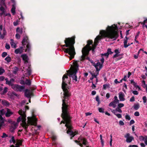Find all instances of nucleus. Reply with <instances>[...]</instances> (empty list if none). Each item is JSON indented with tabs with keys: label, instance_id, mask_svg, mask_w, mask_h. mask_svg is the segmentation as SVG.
<instances>
[{
	"label": "nucleus",
	"instance_id": "obj_26",
	"mask_svg": "<svg viewBox=\"0 0 147 147\" xmlns=\"http://www.w3.org/2000/svg\"><path fill=\"white\" fill-rule=\"evenodd\" d=\"M118 102H117V101L113 100L109 104V107H112L113 108H115L116 107L117 104Z\"/></svg>",
	"mask_w": 147,
	"mask_h": 147
},
{
	"label": "nucleus",
	"instance_id": "obj_11",
	"mask_svg": "<svg viewBox=\"0 0 147 147\" xmlns=\"http://www.w3.org/2000/svg\"><path fill=\"white\" fill-rule=\"evenodd\" d=\"M12 88L15 90L21 92L23 91L24 88V86L19 85L17 84H15L12 85Z\"/></svg>",
	"mask_w": 147,
	"mask_h": 147
},
{
	"label": "nucleus",
	"instance_id": "obj_1",
	"mask_svg": "<svg viewBox=\"0 0 147 147\" xmlns=\"http://www.w3.org/2000/svg\"><path fill=\"white\" fill-rule=\"evenodd\" d=\"M100 34L101 35L96 37L92 47H91L90 45H92V41L89 40L88 41L87 44L83 49L82 51V57L83 59L88 55L90 50H92L93 51H94L97 45L98 41L101 39L102 37L105 38L106 41H109L115 40L119 36L117 27L115 25L108 26L106 30L100 31Z\"/></svg>",
	"mask_w": 147,
	"mask_h": 147
},
{
	"label": "nucleus",
	"instance_id": "obj_40",
	"mask_svg": "<svg viewBox=\"0 0 147 147\" xmlns=\"http://www.w3.org/2000/svg\"><path fill=\"white\" fill-rule=\"evenodd\" d=\"M110 88L109 84H105L103 85V88L104 89H106L107 88Z\"/></svg>",
	"mask_w": 147,
	"mask_h": 147
},
{
	"label": "nucleus",
	"instance_id": "obj_54",
	"mask_svg": "<svg viewBox=\"0 0 147 147\" xmlns=\"http://www.w3.org/2000/svg\"><path fill=\"white\" fill-rule=\"evenodd\" d=\"M114 114L115 115L119 118H121L122 117L121 115L120 114H117L116 113H115V114Z\"/></svg>",
	"mask_w": 147,
	"mask_h": 147
},
{
	"label": "nucleus",
	"instance_id": "obj_18",
	"mask_svg": "<svg viewBox=\"0 0 147 147\" xmlns=\"http://www.w3.org/2000/svg\"><path fill=\"white\" fill-rule=\"evenodd\" d=\"M128 38H127L126 36L125 37V39H124V46L125 48H127L129 46H130L131 45L133 44V42H131V43H127V41Z\"/></svg>",
	"mask_w": 147,
	"mask_h": 147
},
{
	"label": "nucleus",
	"instance_id": "obj_28",
	"mask_svg": "<svg viewBox=\"0 0 147 147\" xmlns=\"http://www.w3.org/2000/svg\"><path fill=\"white\" fill-rule=\"evenodd\" d=\"M11 42L10 43L12 48H16V45L14 42V40L13 39L10 40Z\"/></svg>",
	"mask_w": 147,
	"mask_h": 147
},
{
	"label": "nucleus",
	"instance_id": "obj_27",
	"mask_svg": "<svg viewBox=\"0 0 147 147\" xmlns=\"http://www.w3.org/2000/svg\"><path fill=\"white\" fill-rule=\"evenodd\" d=\"M6 111L5 113V116L7 117L10 116L13 114V113L9 109H6Z\"/></svg>",
	"mask_w": 147,
	"mask_h": 147
},
{
	"label": "nucleus",
	"instance_id": "obj_52",
	"mask_svg": "<svg viewBox=\"0 0 147 147\" xmlns=\"http://www.w3.org/2000/svg\"><path fill=\"white\" fill-rule=\"evenodd\" d=\"M7 55V53L6 52H3L2 54V56L3 57H6Z\"/></svg>",
	"mask_w": 147,
	"mask_h": 147
},
{
	"label": "nucleus",
	"instance_id": "obj_10",
	"mask_svg": "<svg viewBox=\"0 0 147 147\" xmlns=\"http://www.w3.org/2000/svg\"><path fill=\"white\" fill-rule=\"evenodd\" d=\"M94 66L95 67L96 71L95 73L92 72V73L94 74H96L98 73V75L99 74V71L100 70V69L102 68V64H101L100 62H98L96 64H94Z\"/></svg>",
	"mask_w": 147,
	"mask_h": 147
},
{
	"label": "nucleus",
	"instance_id": "obj_53",
	"mask_svg": "<svg viewBox=\"0 0 147 147\" xmlns=\"http://www.w3.org/2000/svg\"><path fill=\"white\" fill-rule=\"evenodd\" d=\"M7 88L6 87H5L3 92V94H4L7 92Z\"/></svg>",
	"mask_w": 147,
	"mask_h": 147
},
{
	"label": "nucleus",
	"instance_id": "obj_12",
	"mask_svg": "<svg viewBox=\"0 0 147 147\" xmlns=\"http://www.w3.org/2000/svg\"><path fill=\"white\" fill-rule=\"evenodd\" d=\"M125 137L126 138V142L127 143L131 142L134 140L133 137L130 136L129 133H127Z\"/></svg>",
	"mask_w": 147,
	"mask_h": 147
},
{
	"label": "nucleus",
	"instance_id": "obj_58",
	"mask_svg": "<svg viewBox=\"0 0 147 147\" xmlns=\"http://www.w3.org/2000/svg\"><path fill=\"white\" fill-rule=\"evenodd\" d=\"M131 83L134 86H135L137 83H136L134 80H131L130 81Z\"/></svg>",
	"mask_w": 147,
	"mask_h": 147
},
{
	"label": "nucleus",
	"instance_id": "obj_56",
	"mask_svg": "<svg viewBox=\"0 0 147 147\" xmlns=\"http://www.w3.org/2000/svg\"><path fill=\"white\" fill-rule=\"evenodd\" d=\"M131 83L134 86H135L137 83H136L134 80H131L130 81Z\"/></svg>",
	"mask_w": 147,
	"mask_h": 147
},
{
	"label": "nucleus",
	"instance_id": "obj_21",
	"mask_svg": "<svg viewBox=\"0 0 147 147\" xmlns=\"http://www.w3.org/2000/svg\"><path fill=\"white\" fill-rule=\"evenodd\" d=\"M22 140H18L16 141V143L15 145H12L10 147H19L22 144Z\"/></svg>",
	"mask_w": 147,
	"mask_h": 147
},
{
	"label": "nucleus",
	"instance_id": "obj_37",
	"mask_svg": "<svg viewBox=\"0 0 147 147\" xmlns=\"http://www.w3.org/2000/svg\"><path fill=\"white\" fill-rule=\"evenodd\" d=\"M18 70V68L17 67H15L13 69V73L14 74H16Z\"/></svg>",
	"mask_w": 147,
	"mask_h": 147
},
{
	"label": "nucleus",
	"instance_id": "obj_35",
	"mask_svg": "<svg viewBox=\"0 0 147 147\" xmlns=\"http://www.w3.org/2000/svg\"><path fill=\"white\" fill-rule=\"evenodd\" d=\"M100 140H101V144L102 147H103L104 145V141L102 138V136L101 135H100Z\"/></svg>",
	"mask_w": 147,
	"mask_h": 147
},
{
	"label": "nucleus",
	"instance_id": "obj_22",
	"mask_svg": "<svg viewBox=\"0 0 147 147\" xmlns=\"http://www.w3.org/2000/svg\"><path fill=\"white\" fill-rule=\"evenodd\" d=\"M139 139L140 141H144L145 145H147V136L143 137L142 136H139Z\"/></svg>",
	"mask_w": 147,
	"mask_h": 147
},
{
	"label": "nucleus",
	"instance_id": "obj_38",
	"mask_svg": "<svg viewBox=\"0 0 147 147\" xmlns=\"http://www.w3.org/2000/svg\"><path fill=\"white\" fill-rule=\"evenodd\" d=\"M25 84L30 86L31 84V81L30 80H26V81Z\"/></svg>",
	"mask_w": 147,
	"mask_h": 147
},
{
	"label": "nucleus",
	"instance_id": "obj_47",
	"mask_svg": "<svg viewBox=\"0 0 147 147\" xmlns=\"http://www.w3.org/2000/svg\"><path fill=\"white\" fill-rule=\"evenodd\" d=\"M3 120L2 119L0 121V129L1 127L3 125Z\"/></svg>",
	"mask_w": 147,
	"mask_h": 147
},
{
	"label": "nucleus",
	"instance_id": "obj_44",
	"mask_svg": "<svg viewBox=\"0 0 147 147\" xmlns=\"http://www.w3.org/2000/svg\"><path fill=\"white\" fill-rule=\"evenodd\" d=\"M100 113H104V109L102 108H99L98 109Z\"/></svg>",
	"mask_w": 147,
	"mask_h": 147
},
{
	"label": "nucleus",
	"instance_id": "obj_60",
	"mask_svg": "<svg viewBox=\"0 0 147 147\" xmlns=\"http://www.w3.org/2000/svg\"><path fill=\"white\" fill-rule=\"evenodd\" d=\"M133 93L134 95H137L138 94V92L136 90H134L133 91Z\"/></svg>",
	"mask_w": 147,
	"mask_h": 147
},
{
	"label": "nucleus",
	"instance_id": "obj_45",
	"mask_svg": "<svg viewBox=\"0 0 147 147\" xmlns=\"http://www.w3.org/2000/svg\"><path fill=\"white\" fill-rule=\"evenodd\" d=\"M123 55V54H115L113 56V58H115L116 57H118L119 56H122Z\"/></svg>",
	"mask_w": 147,
	"mask_h": 147
},
{
	"label": "nucleus",
	"instance_id": "obj_48",
	"mask_svg": "<svg viewBox=\"0 0 147 147\" xmlns=\"http://www.w3.org/2000/svg\"><path fill=\"white\" fill-rule=\"evenodd\" d=\"M107 53L109 55V54H112L113 53V52L111 51V49H107Z\"/></svg>",
	"mask_w": 147,
	"mask_h": 147
},
{
	"label": "nucleus",
	"instance_id": "obj_32",
	"mask_svg": "<svg viewBox=\"0 0 147 147\" xmlns=\"http://www.w3.org/2000/svg\"><path fill=\"white\" fill-rule=\"evenodd\" d=\"M1 103L3 105L5 106H9V104L8 102L5 100H3L1 101Z\"/></svg>",
	"mask_w": 147,
	"mask_h": 147
},
{
	"label": "nucleus",
	"instance_id": "obj_13",
	"mask_svg": "<svg viewBox=\"0 0 147 147\" xmlns=\"http://www.w3.org/2000/svg\"><path fill=\"white\" fill-rule=\"evenodd\" d=\"M16 32H17L16 35V37L17 39H19L20 38V35L22 33V29H20L19 28H17L16 29Z\"/></svg>",
	"mask_w": 147,
	"mask_h": 147
},
{
	"label": "nucleus",
	"instance_id": "obj_7",
	"mask_svg": "<svg viewBox=\"0 0 147 147\" xmlns=\"http://www.w3.org/2000/svg\"><path fill=\"white\" fill-rule=\"evenodd\" d=\"M92 75V77L90 78V79L88 81L89 83H92V88H95L96 87L95 84H97L98 82V78L97 76L98 75V73L96 74H92V72L90 73Z\"/></svg>",
	"mask_w": 147,
	"mask_h": 147
},
{
	"label": "nucleus",
	"instance_id": "obj_64",
	"mask_svg": "<svg viewBox=\"0 0 147 147\" xmlns=\"http://www.w3.org/2000/svg\"><path fill=\"white\" fill-rule=\"evenodd\" d=\"M140 145L141 147H145L146 146L145 144H144L143 143H141Z\"/></svg>",
	"mask_w": 147,
	"mask_h": 147
},
{
	"label": "nucleus",
	"instance_id": "obj_36",
	"mask_svg": "<svg viewBox=\"0 0 147 147\" xmlns=\"http://www.w3.org/2000/svg\"><path fill=\"white\" fill-rule=\"evenodd\" d=\"M5 60L8 63H9L11 61V59L10 57L7 56L5 58Z\"/></svg>",
	"mask_w": 147,
	"mask_h": 147
},
{
	"label": "nucleus",
	"instance_id": "obj_55",
	"mask_svg": "<svg viewBox=\"0 0 147 147\" xmlns=\"http://www.w3.org/2000/svg\"><path fill=\"white\" fill-rule=\"evenodd\" d=\"M5 47L7 49H9L10 48V45L9 44H8L7 43L5 45Z\"/></svg>",
	"mask_w": 147,
	"mask_h": 147
},
{
	"label": "nucleus",
	"instance_id": "obj_43",
	"mask_svg": "<svg viewBox=\"0 0 147 147\" xmlns=\"http://www.w3.org/2000/svg\"><path fill=\"white\" fill-rule=\"evenodd\" d=\"M96 100L98 102V105H99L100 103V100L99 99V97L98 96H96Z\"/></svg>",
	"mask_w": 147,
	"mask_h": 147
},
{
	"label": "nucleus",
	"instance_id": "obj_30",
	"mask_svg": "<svg viewBox=\"0 0 147 147\" xmlns=\"http://www.w3.org/2000/svg\"><path fill=\"white\" fill-rule=\"evenodd\" d=\"M15 4L14 3L13 5L12 8L11 10V12L12 13L13 15H15Z\"/></svg>",
	"mask_w": 147,
	"mask_h": 147
},
{
	"label": "nucleus",
	"instance_id": "obj_34",
	"mask_svg": "<svg viewBox=\"0 0 147 147\" xmlns=\"http://www.w3.org/2000/svg\"><path fill=\"white\" fill-rule=\"evenodd\" d=\"M27 74H26V76H30L31 74V69L29 67H28V69H27Z\"/></svg>",
	"mask_w": 147,
	"mask_h": 147
},
{
	"label": "nucleus",
	"instance_id": "obj_62",
	"mask_svg": "<svg viewBox=\"0 0 147 147\" xmlns=\"http://www.w3.org/2000/svg\"><path fill=\"white\" fill-rule=\"evenodd\" d=\"M13 24L14 26H16L18 24V21L17 20L16 21L14 22Z\"/></svg>",
	"mask_w": 147,
	"mask_h": 147
},
{
	"label": "nucleus",
	"instance_id": "obj_2",
	"mask_svg": "<svg viewBox=\"0 0 147 147\" xmlns=\"http://www.w3.org/2000/svg\"><path fill=\"white\" fill-rule=\"evenodd\" d=\"M65 99L63 100L62 107L63 113L62 116L64 121H62L60 124L62 123H66L65 126L68 129L67 131V133L73 137L78 133V131H76L74 132L72 131V127L71 123L70 117L67 111V107L65 103Z\"/></svg>",
	"mask_w": 147,
	"mask_h": 147
},
{
	"label": "nucleus",
	"instance_id": "obj_61",
	"mask_svg": "<svg viewBox=\"0 0 147 147\" xmlns=\"http://www.w3.org/2000/svg\"><path fill=\"white\" fill-rule=\"evenodd\" d=\"M119 123V124L121 125H124V123L122 121H120Z\"/></svg>",
	"mask_w": 147,
	"mask_h": 147
},
{
	"label": "nucleus",
	"instance_id": "obj_59",
	"mask_svg": "<svg viewBox=\"0 0 147 147\" xmlns=\"http://www.w3.org/2000/svg\"><path fill=\"white\" fill-rule=\"evenodd\" d=\"M134 115L136 116H139L140 115V114L138 111H136L134 113Z\"/></svg>",
	"mask_w": 147,
	"mask_h": 147
},
{
	"label": "nucleus",
	"instance_id": "obj_19",
	"mask_svg": "<svg viewBox=\"0 0 147 147\" xmlns=\"http://www.w3.org/2000/svg\"><path fill=\"white\" fill-rule=\"evenodd\" d=\"M24 47H21L16 49L14 51L15 53L16 54H21L23 52Z\"/></svg>",
	"mask_w": 147,
	"mask_h": 147
},
{
	"label": "nucleus",
	"instance_id": "obj_20",
	"mask_svg": "<svg viewBox=\"0 0 147 147\" xmlns=\"http://www.w3.org/2000/svg\"><path fill=\"white\" fill-rule=\"evenodd\" d=\"M125 95L122 92L119 93V98L120 101H123L125 100Z\"/></svg>",
	"mask_w": 147,
	"mask_h": 147
},
{
	"label": "nucleus",
	"instance_id": "obj_51",
	"mask_svg": "<svg viewBox=\"0 0 147 147\" xmlns=\"http://www.w3.org/2000/svg\"><path fill=\"white\" fill-rule=\"evenodd\" d=\"M8 137V135L6 134L5 133H4L3 134V135L1 136L2 138H6Z\"/></svg>",
	"mask_w": 147,
	"mask_h": 147
},
{
	"label": "nucleus",
	"instance_id": "obj_5",
	"mask_svg": "<svg viewBox=\"0 0 147 147\" xmlns=\"http://www.w3.org/2000/svg\"><path fill=\"white\" fill-rule=\"evenodd\" d=\"M78 67L77 62L75 61L73 62V66H71L69 71L70 74L69 76L73 78V80L75 82L77 81L76 74L78 69Z\"/></svg>",
	"mask_w": 147,
	"mask_h": 147
},
{
	"label": "nucleus",
	"instance_id": "obj_46",
	"mask_svg": "<svg viewBox=\"0 0 147 147\" xmlns=\"http://www.w3.org/2000/svg\"><path fill=\"white\" fill-rule=\"evenodd\" d=\"M125 118L126 120H130L131 119V117L130 116L128 115H126L125 116Z\"/></svg>",
	"mask_w": 147,
	"mask_h": 147
},
{
	"label": "nucleus",
	"instance_id": "obj_16",
	"mask_svg": "<svg viewBox=\"0 0 147 147\" xmlns=\"http://www.w3.org/2000/svg\"><path fill=\"white\" fill-rule=\"evenodd\" d=\"M5 80L6 81V84L9 86H11L12 88V85H14V84H13V83L14 82V80L13 79H11L9 81L8 78H6L5 79Z\"/></svg>",
	"mask_w": 147,
	"mask_h": 147
},
{
	"label": "nucleus",
	"instance_id": "obj_57",
	"mask_svg": "<svg viewBox=\"0 0 147 147\" xmlns=\"http://www.w3.org/2000/svg\"><path fill=\"white\" fill-rule=\"evenodd\" d=\"M131 83L134 86H135L137 83H136L134 80H131L130 81Z\"/></svg>",
	"mask_w": 147,
	"mask_h": 147
},
{
	"label": "nucleus",
	"instance_id": "obj_29",
	"mask_svg": "<svg viewBox=\"0 0 147 147\" xmlns=\"http://www.w3.org/2000/svg\"><path fill=\"white\" fill-rule=\"evenodd\" d=\"M111 111L114 114H115V113H116L117 111L120 113H122V111L121 110V109H120V108H119L118 107L115 110H112Z\"/></svg>",
	"mask_w": 147,
	"mask_h": 147
},
{
	"label": "nucleus",
	"instance_id": "obj_4",
	"mask_svg": "<svg viewBox=\"0 0 147 147\" xmlns=\"http://www.w3.org/2000/svg\"><path fill=\"white\" fill-rule=\"evenodd\" d=\"M75 38L74 36H73L70 38H66L65 40V45H63V47L65 46L67 47L64 49V52L68 53L70 55V60H71L73 58L76 54L74 46V45L75 43Z\"/></svg>",
	"mask_w": 147,
	"mask_h": 147
},
{
	"label": "nucleus",
	"instance_id": "obj_14",
	"mask_svg": "<svg viewBox=\"0 0 147 147\" xmlns=\"http://www.w3.org/2000/svg\"><path fill=\"white\" fill-rule=\"evenodd\" d=\"M18 126V123L15 122H13L10 127V131L13 132L14 130Z\"/></svg>",
	"mask_w": 147,
	"mask_h": 147
},
{
	"label": "nucleus",
	"instance_id": "obj_9",
	"mask_svg": "<svg viewBox=\"0 0 147 147\" xmlns=\"http://www.w3.org/2000/svg\"><path fill=\"white\" fill-rule=\"evenodd\" d=\"M75 142L79 144L81 146H82V144L85 145L86 144L87 141L86 139L82 137H80L78 139V140H75Z\"/></svg>",
	"mask_w": 147,
	"mask_h": 147
},
{
	"label": "nucleus",
	"instance_id": "obj_8",
	"mask_svg": "<svg viewBox=\"0 0 147 147\" xmlns=\"http://www.w3.org/2000/svg\"><path fill=\"white\" fill-rule=\"evenodd\" d=\"M28 37L26 36H24L22 41V44L24 48L26 47V48L25 49L26 52L29 51L30 49V45L28 41Z\"/></svg>",
	"mask_w": 147,
	"mask_h": 147
},
{
	"label": "nucleus",
	"instance_id": "obj_23",
	"mask_svg": "<svg viewBox=\"0 0 147 147\" xmlns=\"http://www.w3.org/2000/svg\"><path fill=\"white\" fill-rule=\"evenodd\" d=\"M2 6H1L0 7V11H1V12L0 13V16L2 17L3 16L4 17V15L5 13V9Z\"/></svg>",
	"mask_w": 147,
	"mask_h": 147
},
{
	"label": "nucleus",
	"instance_id": "obj_63",
	"mask_svg": "<svg viewBox=\"0 0 147 147\" xmlns=\"http://www.w3.org/2000/svg\"><path fill=\"white\" fill-rule=\"evenodd\" d=\"M134 123H135L134 121L132 119L130 121V123H129L130 125H131L132 124H134Z\"/></svg>",
	"mask_w": 147,
	"mask_h": 147
},
{
	"label": "nucleus",
	"instance_id": "obj_49",
	"mask_svg": "<svg viewBox=\"0 0 147 147\" xmlns=\"http://www.w3.org/2000/svg\"><path fill=\"white\" fill-rule=\"evenodd\" d=\"M124 106V105L123 103H119L118 105V107L120 108L123 107Z\"/></svg>",
	"mask_w": 147,
	"mask_h": 147
},
{
	"label": "nucleus",
	"instance_id": "obj_33",
	"mask_svg": "<svg viewBox=\"0 0 147 147\" xmlns=\"http://www.w3.org/2000/svg\"><path fill=\"white\" fill-rule=\"evenodd\" d=\"M127 89V85L125 83H124L123 87L122 90L125 93L126 90Z\"/></svg>",
	"mask_w": 147,
	"mask_h": 147
},
{
	"label": "nucleus",
	"instance_id": "obj_3",
	"mask_svg": "<svg viewBox=\"0 0 147 147\" xmlns=\"http://www.w3.org/2000/svg\"><path fill=\"white\" fill-rule=\"evenodd\" d=\"M18 113L20 116L17 119V122H19L22 121V127L26 129L29 125H34L36 126V125L37 119L34 116L32 117H28V122L27 123L26 122V115L25 111H23L22 109L20 110Z\"/></svg>",
	"mask_w": 147,
	"mask_h": 147
},
{
	"label": "nucleus",
	"instance_id": "obj_41",
	"mask_svg": "<svg viewBox=\"0 0 147 147\" xmlns=\"http://www.w3.org/2000/svg\"><path fill=\"white\" fill-rule=\"evenodd\" d=\"M140 107L139 105L138 104H136L134 106V108L135 109L137 110Z\"/></svg>",
	"mask_w": 147,
	"mask_h": 147
},
{
	"label": "nucleus",
	"instance_id": "obj_50",
	"mask_svg": "<svg viewBox=\"0 0 147 147\" xmlns=\"http://www.w3.org/2000/svg\"><path fill=\"white\" fill-rule=\"evenodd\" d=\"M134 86L135 88H136V89H138V90H141V89L140 88V86H138V85H137V84Z\"/></svg>",
	"mask_w": 147,
	"mask_h": 147
},
{
	"label": "nucleus",
	"instance_id": "obj_31",
	"mask_svg": "<svg viewBox=\"0 0 147 147\" xmlns=\"http://www.w3.org/2000/svg\"><path fill=\"white\" fill-rule=\"evenodd\" d=\"M18 140H17L16 141L15 140L14 137L13 136H12L11 137V139L10 140L9 142L10 143H13V144H15V143L16 144V141Z\"/></svg>",
	"mask_w": 147,
	"mask_h": 147
},
{
	"label": "nucleus",
	"instance_id": "obj_39",
	"mask_svg": "<svg viewBox=\"0 0 147 147\" xmlns=\"http://www.w3.org/2000/svg\"><path fill=\"white\" fill-rule=\"evenodd\" d=\"M5 72V70L2 67H0V75L2 74Z\"/></svg>",
	"mask_w": 147,
	"mask_h": 147
},
{
	"label": "nucleus",
	"instance_id": "obj_17",
	"mask_svg": "<svg viewBox=\"0 0 147 147\" xmlns=\"http://www.w3.org/2000/svg\"><path fill=\"white\" fill-rule=\"evenodd\" d=\"M7 34V32L5 29L4 28L2 31H0V38H1L3 39L5 36Z\"/></svg>",
	"mask_w": 147,
	"mask_h": 147
},
{
	"label": "nucleus",
	"instance_id": "obj_6",
	"mask_svg": "<svg viewBox=\"0 0 147 147\" xmlns=\"http://www.w3.org/2000/svg\"><path fill=\"white\" fill-rule=\"evenodd\" d=\"M68 78V76L67 74L64 75L62 78V87L63 91L64 93V97L65 99L66 98L69 96L70 94L69 93L68 90L66 88V86L67 85L66 83V81L65 80V79Z\"/></svg>",
	"mask_w": 147,
	"mask_h": 147
},
{
	"label": "nucleus",
	"instance_id": "obj_24",
	"mask_svg": "<svg viewBox=\"0 0 147 147\" xmlns=\"http://www.w3.org/2000/svg\"><path fill=\"white\" fill-rule=\"evenodd\" d=\"M32 92L30 91L29 90H26L25 91V96L28 98H30L31 95L32 94Z\"/></svg>",
	"mask_w": 147,
	"mask_h": 147
},
{
	"label": "nucleus",
	"instance_id": "obj_25",
	"mask_svg": "<svg viewBox=\"0 0 147 147\" xmlns=\"http://www.w3.org/2000/svg\"><path fill=\"white\" fill-rule=\"evenodd\" d=\"M21 57L23 60L24 61L25 63H28V57L26 54H24L21 55Z\"/></svg>",
	"mask_w": 147,
	"mask_h": 147
},
{
	"label": "nucleus",
	"instance_id": "obj_42",
	"mask_svg": "<svg viewBox=\"0 0 147 147\" xmlns=\"http://www.w3.org/2000/svg\"><path fill=\"white\" fill-rule=\"evenodd\" d=\"M142 100L143 102L144 103H145L147 101V98L146 96H144L142 97Z\"/></svg>",
	"mask_w": 147,
	"mask_h": 147
},
{
	"label": "nucleus",
	"instance_id": "obj_15",
	"mask_svg": "<svg viewBox=\"0 0 147 147\" xmlns=\"http://www.w3.org/2000/svg\"><path fill=\"white\" fill-rule=\"evenodd\" d=\"M6 109H2L0 111V112L1 113V115H0V121L1 120V119H2L3 120V125L4 126V123L5 121H6V120L4 119L2 117V115L5 114V113H6Z\"/></svg>",
	"mask_w": 147,
	"mask_h": 147
}]
</instances>
